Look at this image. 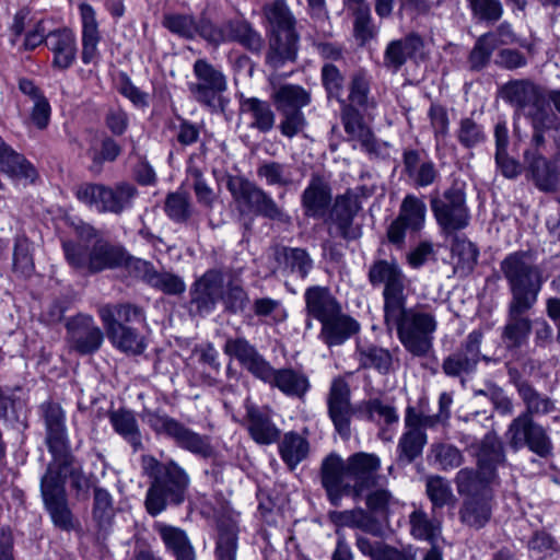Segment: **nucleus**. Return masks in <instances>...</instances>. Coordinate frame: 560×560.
<instances>
[{
	"mask_svg": "<svg viewBox=\"0 0 560 560\" xmlns=\"http://www.w3.org/2000/svg\"><path fill=\"white\" fill-rule=\"evenodd\" d=\"M369 94L370 80L364 72L359 71L351 79L348 96L349 102H346V104L361 107L364 113L371 117V110L375 109L376 103L369 97Z\"/></svg>",
	"mask_w": 560,
	"mask_h": 560,
	"instance_id": "864d4df0",
	"label": "nucleus"
},
{
	"mask_svg": "<svg viewBox=\"0 0 560 560\" xmlns=\"http://www.w3.org/2000/svg\"><path fill=\"white\" fill-rule=\"evenodd\" d=\"M459 517L469 527H483L491 517V494L466 498L459 510Z\"/></svg>",
	"mask_w": 560,
	"mask_h": 560,
	"instance_id": "79ce46f5",
	"label": "nucleus"
},
{
	"mask_svg": "<svg viewBox=\"0 0 560 560\" xmlns=\"http://www.w3.org/2000/svg\"><path fill=\"white\" fill-rule=\"evenodd\" d=\"M67 329L70 348L81 354L97 351L104 341L103 331L90 315H79L72 318L68 323Z\"/></svg>",
	"mask_w": 560,
	"mask_h": 560,
	"instance_id": "4be33fe9",
	"label": "nucleus"
},
{
	"mask_svg": "<svg viewBox=\"0 0 560 560\" xmlns=\"http://www.w3.org/2000/svg\"><path fill=\"white\" fill-rule=\"evenodd\" d=\"M355 355L361 368L375 369L383 374L388 373L393 364L392 353L374 345H359Z\"/></svg>",
	"mask_w": 560,
	"mask_h": 560,
	"instance_id": "09e8293b",
	"label": "nucleus"
},
{
	"mask_svg": "<svg viewBox=\"0 0 560 560\" xmlns=\"http://www.w3.org/2000/svg\"><path fill=\"white\" fill-rule=\"evenodd\" d=\"M283 258L285 268L301 279H305L313 268V260L303 248L284 247Z\"/></svg>",
	"mask_w": 560,
	"mask_h": 560,
	"instance_id": "0e129e2a",
	"label": "nucleus"
},
{
	"mask_svg": "<svg viewBox=\"0 0 560 560\" xmlns=\"http://www.w3.org/2000/svg\"><path fill=\"white\" fill-rule=\"evenodd\" d=\"M423 47L421 37L415 33L390 40L383 56L384 67L393 73L398 72L409 58Z\"/></svg>",
	"mask_w": 560,
	"mask_h": 560,
	"instance_id": "7c9ffc66",
	"label": "nucleus"
},
{
	"mask_svg": "<svg viewBox=\"0 0 560 560\" xmlns=\"http://www.w3.org/2000/svg\"><path fill=\"white\" fill-rule=\"evenodd\" d=\"M526 174L541 191H556L560 186V165L557 156L549 161L536 151H526Z\"/></svg>",
	"mask_w": 560,
	"mask_h": 560,
	"instance_id": "393cba45",
	"label": "nucleus"
},
{
	"mask_svg": "<svg viewBox=\"0 0 560 560\" xmlns=\"http://www.w3.org/2000/svg\"><path fill=\"white\" fill-rule=\"evenodd\" d=\"M481 340L482 334L480 331L472 330L469 332L462 348L443 360V372L451 377L472 373L479 362Z\"/></svg>",
	"mask_w": 560,
	"mask_h": 560,
	"instance_id": "5701e85b",
	"label": "nucleus"
},
{
	"mask_svg": "<svg viewBox=\"0 0 560 560\" xmlns=\"http://www.w3.org/2000/svg\"><path fill=\"white\" fill-rule=\"evenodd\" d=\"M425 493L432 503L433 512L446 505L454 506L456 503V497L448 480L439 475L425 478Z\"/></svg>",
	"mask_w": 560,
	"mask_h": 560,
	"instance_id": "3c124183",
	"label": "nucleus"
},
{
	"mask_svg": "<svg viewBox=\"0 0 560 560\" xmlns=\"http://www.w3.org/2000/svg\"><path fill=\"white\" fill-rule=\"evenodd\" d=\"M357 413L362 419L377 423L384 422L385 424L397 423L399 419L396 409L378 398L363 400L358 404Z\"/></svg>",
	"mask_w": 560,
	"mask_h": 560,
	"instance_id": "8fccbe9b",
	"label": "nucleus"
},
{
	"mask_svg": "<svg viewBox=\"0 0 560 560\" xmlns=\"http://www.w3.org/2000/svg\"><path fill=\"white\" fill-rule=\"evenodd\" d=\"M508 282L511 299L509 303L536 304L545 283L541 269L528 252L509 254L500 265Z\"/></svg>",
	"mask_w": 560,
	"mask_h": 560,
	"instance_id": "423d86ee",
	"label": "nucleus"
},
{
	"mask_svg": "<svg viewBox=\"0 0 560 560\" xmlns=\"http://www.w3.org/2000/svg\"><path fill=\"white\" fill-rule=\"evenodd\" d=\"M108 340L119 351L126 354H141L147 343L137 329L127 324L144 319L143 311L130 303L105 304L98 308Z\"/></svg>",
	"mask_w": 560,
	"mask_h": 560,
	"instance_id": "39448f33",
	"label": "nucleus"
},
{
	"mask_svg": "<svg viewBox=\"0 0 560 560\" xmlns=\"http://www.w3.org/2000/svg\"><path fill=\"white\" fill-rule=\"evenodd\" d=\"M268 370L260 381L278 388L285 396L302 398L310 390V380L302 371L292 368L276 370L270 363Z\"/></svg>",
	"mask_w": 560,
	"mask_h": 560,
	"instance_id": "cd10ccee",
	"label": "nucleus"
},
{
	"mask_svg": "<svg viewBox=\"0 0 560 560\" xmlns=\"http://www.w3.org/2000/svg\"><path fill=\"white\" fill-rule=\"evenodd\" d=\"M228 30L226 42H237L253 52H259L262 49V37L248 23L228 22Z\"/></svg>",
	"mask_w": 560,
	"mask_h": 560,
	"instance_id": "4d7b16f0",
	"label": "nucleus"
},
{
	"mask_svg": "<svg viewBox=\"0 0 560 560\" xmlns=\"http://www.w3.org/2000/svg\"><path fill=\"white\" fill-rule=\"evenodd\" d=\"M116 511L113 495L104 488H95L93 493L92 518L98 537L105 538L113 527Z\"/></svg>",
	"mask_w": 560,
	"mask_h": 560,
	"instance_id": "58836bf2",
	"label": "nucleus"
},
{
	"mask_svg": "<svg viewBox=\"0 0 560 560\" xmlns=\"http://www.w3.org/2000/svg\"><path fill=\"white\" fill-rule=\"evenodd\" d=\"M237 540V529L234 525L220 526L214 550L215 560H236Z\"/></svg>",
	"mask_w": 560,
	"mask_h": 560,
	"instance_id": "052dcab7",
	"label": "nucleus"
},
{
	"mask_svg": "<svg viewBox=\"0 0 560 560\" xmlns=\"http://www.w3.org/2000/svg\"><path fill=\"white\" fill-rule=\"evenodd\" d=\"M534 306L508 303L505 324L501 334V340L508 350H517L527 343L533 329L528 313Z\"/></svg>",
	"mask_w": 560,
	"mask_h": 560,
	"instance_id": "a211bd4d",
	"label": "nucleus"
},
{
	"mask_svg": "<svg viewBox=\"0 0 560 560\" xmlns=\"http://www.w3.org/2000/svg\"><path fill=\"white\" fill-rule=\"evenodd\" d=\"M429 457H432L434 463L438 464L442 470L457 468L464 460L463 455L457 447L442 442L433 443L431 445Z\"/></svg>",
	"mask_w": 560,
	"mask_h": 560,
	"instance_id": "e2e57ef3",
	"label": "nucleus"
},
{
	"mask_svg": "<svg viewBox=\"0 0 560 560\" xmlns=\"http://www.w3.org/2000/svg\"><path fill=\"white\" fill-rule=\"evenodd\" d=\"M478 470L462 468L457 471L454 482L457 492L467 498L491 494L489 485L497 477V466L504 462L502 443L495 434H487L480 442L476 453Z\"/></svg>",
	"mask_w": 560,
	"mask_h": 560,
	"instance_id": "20e7f679",
	"label": "nucleus"
},
{
	"mask_svg": "<svg viewBox=\"0 0 560 560\" xmlns=\"http://www.w3.org/2000/svg\"><path fill=\"white\" fill-rule=\"evenodd\" d=\"M247 420L248 432L257 444L269 445L279 441L281 431L266 411L252 407L247 410Z\"/></svg>",
	"mask_w": 560,
	"mask_h": 560,
	"instance_id": "4c0bfd02",
	"label": "nucleus"
},
{
	"mask_svg": "<svg viewBox=\"0 0 560 560\" xmlns=\"http://www.w3.org/2000/svg\"><path fill=\"white\" fill-rule=\"evenodd\" d=\"M332 202V191L320 175H313L301 195L303 213L307 218L324 219Z\"/></svg>",
	"mask_w": 560,
	"mask_h": 560,
	"instance_id": "a878e982",
	"label": "nucleus"
},
{
	"mask_svg": "<svg viewBox=\"0 0 560 560\" xmlns=\"http://www.w3.org/2000/svg\"><path fill=\"white\" fill-rule=\"evenodd\" d=\"M310 452V444L306 439L295 432H288L279 443L281 459L293 470L303 462Z\"/></svg>",
	"mask_w": 560,
	"mask_h": 560,
	"instance_id": "49530a36",
	"label": "nucleus"
},
{
	"mask_svg": "<svg viewBox=\"0 0 560 560\" xmlns=\"http://www.w3.org/2000/svg\"><path fill=\"white\" fill-rule=\"evenodd\" d=\"M381 459L376 454L358 452L343 459L327 455L320 465V481L329 502L338 506L343 495L358 499L378 480Z\"/></svg>",
	"mask_w": 560,
	"mask_h": 560,
	"instance_id": "f257e3e1",
	"label": "nucleus"
},
{
	"mask_svg": "<svg viewBox=\"0 0 560 560\" xmlns=\"http://www.w3.org/2000/svg\"><path fill=\"white\" fill-rule=\"evenodd\" d=\"M253 311L256 316L271 323H281L288 317L282 302L268 296L256 299L253 303Z\"/></svg>",
	"mask_w": 560,
	"mask_h": 560,
	"instance_id": "338daca9",
	"label": "nucleus"
},
{
	"mask_svg": "<svg viewBox=\"0 0 560 560\" xmlns=\"http://www.w3.org/2000/svg\"><path fill=\"white\" fill-rule=\"evenodd\" d=\"M517 392L526 409L509 424L505 432L508 443L514 451L527 447L539 457L548 458L553 452L552 441L547 430L534 421V417L552 412L555 404L526 382L517 384Z\"/></svg>",
	"mask_w": 560,
	"mask_h": 560,
	"instance_id": "f03ea898",
	"label": "nucleus"
},
{
	"mask_svg": "<svg viewBox=\"0 0 560 560\" xmlns=\"http://www.w3.org/2000/svg\"><path fill=\"white\" fill-rule=\"evenodd\" d=\"M408 526L410 536L420 541H427L434 545L442 534V522L430 516L421 506L413 505V510L408 515Z\"/></svg>",
	"mask_w": 560,
	"mask_h": 560,
	"instance_id": "c9c22d12",
	"label": "nucleus"
},
{
	"mask_svg": "<svg viewBox=\"0 0 560 560\" xmlns=\"http://www.w3.org/2000/svg\"><path fill=\"white\" fill-rule=\"evenodd\" d=\"M47 47L52 52V66L59 70L69 69L77 59V36L69 27L48 32Z\"/></svg>",
	"mask_w": 560,
	"mask_h": 560,
	"instance_id": "c85d7f7f",
	"label": "nucleus"
},
{
	"mask_svg": "<svg viewBox=\"0 0 560 560\" xmlns=\"http://www.w3.org/2000/svg\"><path fill=\"white\" fill-rule=\"evenodd\" d=\"M0 172L14 183L33 184L38 177L34 165L22 154L15 152L0 138Z\"/></svg>",
	"mask_w": 560,
	"mask_h": 560,
	"instance_id": "c756f323",
	"label": "nucleus"
},
{
	"mask_svg": "<svg viewBox=\"0 0 560 560\" xmlns=\"http://www.w3.org/2000/svg\"><path fill=\"white\" fill-rule=\"evenodd\" d=\"M369 280L372 285L384 284V313L389 310L395 311L399 304H407L404 275L396 262L387 260L375 261L369 270Z\"/></svg>",
	"mask_w": 560,
	"mask_h": 560,
	"instance_id": "dca6fc26",
	"label": "nucleus"
},
{
	"mask_svg": "<svg viewBox=\"0 0 560 560\" xmlns=\"http://www.w3.org/2000/svg\"><path fill=\"white\" fill-rule=\"evenodd\" d=\"M142 420L155 434L173 440L178 447L185 451L203 458L213 455L210 436L192 431L165 412L148 410L143 413Z\"/></svg>",
	"mask_w": 560,
	"mask_h": 560,
	"instance_id": "9d476101",
	"label": "nucleus"
},
{
	"mask_svg": "<svg viewBox=\"0 0 560 560\" xmlns=\"http://www.w3.org/2000/svg\"><path fill=\"white\" fill-rule=\"evenodd\" d=\"M109 421L120 436L127 441L135 451L142 447V436L136 417L129 410L119 409L109 415Z\"/></svg>",
	"mask_w": 560,
	"mask_h": 560,
	"instance_id": "a18cd8bd",
	"label": "nucleus"
},
{
	"mask_svg": "<svg viewBox=\"0 0 560 560\" xmlns=\"http://www.w3.org/2000/svg\"><path fill=\"white\" fill-rule=\"evenodd\" d=\"M40 493L44 505L49 513L54 525L62 530L70 532L74 528L73 515L68 505L66 488L57 483L49 476H43L40 480Z\"/></svg>",
	"mask_w": 560,
	"mask_h": 560,
	"instance_id": "6ab92c4d",
	"label": "nucleus"
},
{
	"mask_svg": "<svg viewBox=\"0 0 560 560\" xmlns=\"http://www.w3.org/2000/svg\"><path fill=\"white\" fill-rule=\"evenodd\" d=\"M75 197L98 212L119 214L132 208L138 189L128 182H119L114 186L84 183L77 187Z\"/></svg>",
	"mask_w": 560,
	"mask_h": 560,
	"instance_id": "1a4fd4ad",
	"label": "nucleus"
},
{
	"mask_svg": "<svg viewBox=\"0 0 560 560\" xmlns=\"http://www.w3.org/2000/svg\"><path fill=\"white\" fill-rule=\"evenodd\" d=\"M257 176L268 186L288 188L300 183L292 164L277 161H262L257 166Z\"/></svg>",
	"mask_w": 560,
	"mask_h": 560,
	"instance_id": "ea45409f",
	"label": "nucleus"
},
{
	"mask_svg": "<svg viewBox=\"0 0 560 560\" xmlns=\"http://www.w3.org/2000/svg\"><path fill=\"white\" fill-rule=\"evenodd\" d=\"M228 189L242 212H254L270 220L289 221V215L276 203L272 197L256 184L243 177H233Z\"/></svg>",
	"mask_w": 560,
	"mask_h": 560,
	"instance_id": "f8f14e48",
	"label": "nucleus"
},
{
	"mask_svg": "<svg viewBox=\"0 0 560 560\" xmlns=\"http://www.w3.org/2000/svg\"><path fill=\"white\" fill-rule=\"evenodd\" d=\"M131 268L136 272L137 277L166 294H180L186 289L185 282L182 278L170 272H159L145 260H133L131 262Z\"/></svg>",
	"mask_w": 560,
	"mask_h": 560,
	"instance_id": "72a5a7b5",
	"label": "nucleus"
},
{
	"mask_svg": "<svg viewBox=\"0 0 560 560\" xmlns=\"http://www.w3.org/2000/svg\"><path fill=\"white\" fill-rule=\"evenodd\" d=\"M242 112L250 116V127L261 132L270 131L275 126V113L271 106L256 97H249L241 103Z\"/></svg>",
	"mask_w": 560,
	"mask_h": 560,
	"instance_id": "de8ad7c7",
	"label": "nucleus"
},
{
	"mask_svg": "<svg viewBox=\"0 0 560 560\" xmlns=\"http://www.w3.org/2000/svg\"><path fill=\"white\" fill-rule=\"evenodd\" d=\"M49 475L54 481L61 483L62 488H65L67 478H70L72 487L78 490L88 485L82 467L75 462L70 450L52 456L44 476Z\"/></svg>",
	"mask_w": 560,
	"mask_h": 560,
	"instance_id": "473e14b6",
	"label": "nucleus"
},
{
	"mask_svg": "<svg viewBox=\"0 0 560 560\" xmlns=\"http://www.w3.org/2000/svg\"><path fill=\"white\" fill-rule=\"evenodd\" d=\"M439 422L438 416H429L408 406L404 417V432L397 443V460L402 465H409L422 455L428 443L427 429L433 428Z\"/></svg>",
	"mask_w": 560,
	"mask_h": 560,
	"instance_id": "9b49d317",
	"label": "nucleus"
},
{
	"mask_svg": "<svg viewBox=\"0 0 560 560\" xmlns=\"http://www.w3.org/2000/svg\"><path fill=\"white\" fill-rule=\"evenodd\" d=\"M189 486V477L175 462L171 460L163 466V470L154 478L149 487L144 505L151 516L162 513L168 503L179 504L185 499Z\"/></svg>",
	"mask_w": 560,
	"mask_h": 560,
	"instance_id": "6e6552de",
	"label": "nucleus"
},
{
	"mask_svg": "<svg viewBox=\"0 0 560 560\" xmlns=\"http://www.w3.org/2000/svg\"><path fill=\"white\" fill-rule=\"evenodd\" d=\"M526 115L532 119L536 131L557 128L559 126L558 116L553 113L551 102L547 95L541 94L537 102L530 105Z\"/></svg>",
	"mask_w": 560,
	"mask_h": 560,
	"instance_id": "6e6d98bb",
	"label": "nucleus"
},
{
	"mask_svg": "<svg viewBox=\"0 0 560 560\" xmlns=\"http://www.w3.org/2000/svg\"><path fill=\"white\" fill-rule=\"evenodd\" d=\"M13 270L23 277H28L34 271L31 243L24 236H19L15 238L13 250Z\"/></svg>",
	"mask_w": 560,
	"mask_h": 560,
	"instance_id": "69168bd1",
	"label": "nucleus"
},
{
	"mask_svg": "<svg viewBox=\"0 0 560 560\" xmlns=\"http://www.w3.org/2000/svg\"><path fill=\"white\" fill-rule=\"evenodd\" d=\"M327 408L335 430L341 438L348 439L351 433V419L357 413V406L351 405L350 387L343 378L332 380L327 395Z\"/></svg>",
	"mask_w": 560,
	"mask_h": 560,
	"instance_id": "f3484780",
	"label": "nucleus"
},
{
	"mask_svg": "<svg viewBox=\"0 0 560 560\" xmlns=\"http://www.w3.org/2000/svg\"><path fill=\"white\" fill-rule=\"evenodd\" d=\"M273 101L279 112L301 110L310 101V94L301 86L293 84L281 85L273 94Z\"/></svg>",
	"mask_w": 560,
	"mask_h": 560,
	"instance_id": "603ef678",
	"label": "nucleus"
},
{
	"mask_svg": "<svg viewBox=\"0 0 560 560\" xmlns=\"http://www.w3.org/2000/svg\"><path fill=\"white\" fill-rule=\"evenodd\" d=\"M456 138L464 148L471 149L483 143L487 136L482 125L471 117H464L458 122Z\"/></svg>",
	"mask_w": 560,
	"mask_h": 560,
	"instance_id": "680f3d73",
	"label": "nucleus"
},
{
	"mask_svg": "<svg viewBox=\"0 0 560 560\" xmlns=\"http://www.w3.org/2000/svg\"><path fill=\"white\" fill-rule=\"evenodd\" d=\"M431 210L438 225L446 234L468 226L470 214L466 206V196L459 187H451L441 196L431 197Z\"/></svg>",
	"mask_w": 560,
	"mask_h": 560,
	"instance_id": "4468645a",
	"label": "nucleus"
},
{
	"mask_svg": "<svg viewBox=\"0 0 560 560\" xmlns=\"http://www.w3.org/2000/svg\"><path fill=\"white\" fill-rule=\"evenodd\" d=\"M270 26L267 63L280 68L296 57L299 36L295 19L283 0H275L264 9Z\"/></svg>",
	"mask_w": 560,
	"mask_h": 560,
	"instance_id": "0eeeda50",
	"label": "nucleus"
},
{
	"mask_svg": "<svg viewBox=\"0 0 560 560\" xmlns=\"http://www.w3.org/2000/svg\"><path fill=\"white\" fill-rule=\"evenodd\" d=\"M153 528L162 539L166 551L176 560H196L195 549L184 529L162 522L154 523Z\"/></svg>",
	"mask_w": 560,
	"mask_h": 560,
	"instance_id": "f704fd0d",
	"label": "nucleus"
},
{
	"mask_svg": "<svg viewBox=\"0 0 560 560\" xmlns=\"http://www.w3.org/2000/svg\"><path fill=\"white\" fill-rule=\"evenodd\" d=\"M223 298V277L215 270L207 271L190 290L191 311L207 315L214 311L217 303Z\"/></svg>",
	"mask_w": 560,
	"mask_h": 560,
	"instance_id": "412c9836",
	"label": "nucleus"
},
{
	"mask_svg": "<svg viewBox=\"0 0 560 560\" xmlns=\"http://www.w3.org/2000/svg\"><path fill=\"white\" fill-rule=\"evenodd\" d=\"M425 217L427 206L424 201L415 195H407L400 205L397 218H399L410 231H419L424 225Z\"/></svg>",
	"mask_w": 560,
	"mask_h": 560,
	"instance_id": "5fc2aeb1",
	"label": "nucleus"
},
{
	"mask_svg": "<svg viewBox=\"0 0 560 560\" xmlns=\"http://www.w3.org/2000/svg\"><path fill=\"white\" fill-rule=\"evenodd\" d=\"M340 116L345 132L350 140L357 141L360 148L371 155L382 154L383 144L377 141L371 128L364 122L363 115L358 107L342 101Z\"/></svg>",
	"mask_w": 560,
	"mask_h": 560,
	"instance_id": "aec40b11",
	"label": "nucleus"
},
{
	"mask_svg": "<svg viewBox=\"0 0 560 560\" xmlns=\"http://www.w3.org/2000/svg\"><path fill=\"white\" fill-rule=\"evenodd\" d=\"M195 82L188 84L194 100L211 110L222 107V95L228 89L226 77L206 59H197L194 63Z\"/></svg>",
	"mask_w": 560,
	"mask_h": 560,
	"instance_id": "ddd939ff",
	"label": "nucleus"
},
{
	"mask_svg": "<svg viewBox=\"0 0 560 560\" xmlns=\"http://www.w3.org/2000/svg\"><path fill=\"white\" fill-rule=\"evenodd\" d=\"M404 165L409 177L419 187H427L434 183L438 171L432 161L420 162L419 153L415 150L404 153Z\"/></svg>",
	"mask_w": 560,
	"mask_h": 560,
	"instance_id": "c03bdc74",
	"label": "nucleus"
},
{
	"mask_svg": "<svg viewBox=\"0 0 560 560\" xmlns=\"http://www.w3.org/2000/svg\"><path fill=\"white\" fill-rule=\"evenodd\" d=\"M320 324V337L328 347L342 345L359 330L358 322L342 314L341 310L338 312V315H334Z\"/></svg>",
	"mask_w": 560,
	"mask_h": 560,
	"instance_id": "e433bc0d",
	"label": "nucleus"
},
{
	"mask_svg": "<svg viewBox=\"0 0 560 560\" xmlns=\"http://www.w3.org/2000/svg\"><path fill=\"white\" fill-rule=\"evenodd\" d=\"M388 329H396L397 338L407 352L417 358L427 357L433 348L438 320L433 313L422 307L407 308L399 304L395 311L384 313Z\"/></svg>",
	"mask_w": 560,
	"mask_h": 560,
	"instance_id": "7ed1b4c3",
	"label": "nucleus"
},
{
	"mask_svg": "<svg viewBox=\"0 0 560 560\" xmlns=\"http://www.w3.org/2000/svg\"><path fill=\"white\" fill-rule=\"evenodd\" d=\"M304 301L307 316L319 323L338 315L341 310L340 303L327 287L312 285L307 288L304 292Z\"/></svg>",
	"mask_w": 560,
	"mask_h": 560,
	"instance_id": "2f4dec72",
	"label": "nucleus"
},
{
	"mask_svg": "<svg viewBox=\"0 0 560 560\" xmlns=\"http://www.w3.org/2000/svg\"><path fill=\"white\" fill-rule=\"evenodd\" d=\"M508 98L522 107L525 112L530 105L537 102L542 94L533 83L528 81H514L509 83L505 89Z\"/></svg>",
	"mask_w": 560,
	"mask_h": 560,
	"instance_id": "13d9d810",
	"label": "nucleus"
},
{
	"mask_svg": "<svg viewBox=\"0 0 560 560\" xmlns=\"http://www.w3.org/2000/svg\"><path fill=\"white\" fill-rule=\"evenodd\" d=\"M163 25L173 34L183 38L192 39L196 37L197 20L188 14H165Z\"/></svg>",
	"mask_w": 560,
	"mask_h": 560,
	"instance_id": "774afa93",
	"label": "nucleus"
},
{
	"mask_svg": "<svg viewBox=\"0 0 560 560\" xmlns=\"http://www.w3.org/2000/svg\"><path fill=\"white\" fill-rule=\"evenodd\" d=\"M361 209L359 197L352 190L336 196L325 215L324 223L328 233L345 240H355L360 236V229L353 225V220Z\"/></svg>",
	"mask_w": 560,
	"mask_h": 560,
	"instance_id": "2eb2a0df",
	"label": "nucleus"
},
{
	"mask_svg": "<svg viewBox=\"0 0 560 560\" xmlns=\"http://www.w3.org/2000/svg\"><path fill=\"white\" fill-rule=\"evenodd\" d=\"M126 260V253L121 247L97 242L89 254V270L97 272L116 268L125 264Z\"/></svg>",
	"mask_w": 560,
	"mask_h": 560,
	"instance_id": "a19ab883",
	"label": "nucleus"
},
{
	"mask_svg": "<svg viewBox=\"0 0 560 560\" xmlns=\"http://www.w3.org/2000/svg\"><path fill=\"white\" fill-rule=\"evenodd\" d=\"M353 14V36L360 45H365L377 36L378 27L373 23L369 5H359Z\"/></svg>",
	"mask_w": 560,
	"mask_h": 560,
	"instance_id": "bf43d9fd",
	"label": "nucleus"
},
{
	"mask_svg": "<svg viewBox=\"0 0 560 560\" xmlns=\"http://www.w3.org/2000/svg\"><path fill=\"white\" fill-rule=\"evenodd\" d=\"M40 410L46 427V443L52 456L70 450L66 427V413L57 402L42 404Z\"/></svg>",
	"mask_w": 560,
	"mask_h": 560,
	"instance_id": "b1692460",
	"label": "nucleus"
},
{
	"mask_svg": "<svg viewBox=\"0 0 560 560\" xmlns=\"http://www.w3.org/2000/svg\"><path fill=\"white\" fill-rule=\"evenodd\" d=\"M223 351L226 355L237 360L245 370L258 380L266 376L267 371H269V362L244 337L226 339Z\"/></svg>",
	"mask_w": 560,
	"mask_h": 560,
	"instance_id": "bb28decb",
	"label": "nucleus"
},
{
	"mask_svg": "<svg viewBox=\"0 0 560 560\" xmlns=\"http://www.w3.org/2000/svg\"><path fill=\"white\" fill-rule=\"evenodd\" d=\"M479 250L474 243L465 237L456 236L452 244V260L455 273L460 277L469 275L477 261Z\"/></svg>",
	"mask_w": 560,
	"mask_h": 560,
	"instance_id": "37998d69",
	"label": "nucleus"
}]
</instances>
